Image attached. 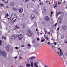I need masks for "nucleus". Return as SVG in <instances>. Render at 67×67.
Masks as SVG:
<instances>
[{"instance_id": "f257e3e1", "label": "nucleus", "mask_w": 67, "mask_h": 67, "mask_svg": "<svg viewBox=\"0 0 67 67\" xmlns=\"http://www.w3.org/2000/svg\"><path fill=\"white\" fill-rule=\"evenodd\" d=\"M16 15L15 14H12L11 16V18L14 21H15L16 19Z\"/></svg>"}, {"instance_id": "f03ea898", "label": "nucleus", "mask_w": 67, "mask_h": 67, "mask_svg": "<svg viewBox=\"0 0 67 67\" xmlns=\"http://www.w3.org/2000/svg\"><path fill=\"white\" fill-rule=\"evenodd\" d=\"M27 35L30 36H32V35L33 34L32 31L30 30H28L27 31Z\"/></svg>"}, {"instance_id": "7ed1b4c3", "label": "nucleus", "mask_w": 67, "mask_h": 67, "mask_svg": "<svg viewBox=\"0 0 67 67\" xmlns=\"http://www.w3.org/2000/svg\"><path fill=\"white\" fill-rule=\"evenodd\" d=\"M44 19L46 21H49L50 20V18L48 16H46L45 17Z\"/></svg>"}, {"instance_id": "20e7f679", "label": "nucleus", "mask_w": 67, "mask_h": 67, "mask_svg": "<svg viewBox=\"0 0 67 67\" xmlns=\"http://www.w3.org/2000/svg\"><path fill=\"white\" fill-rule=\"evenodd\" d=\"M17 37V35L15 34L13 35L11 37V38L12 40H14Z\"/></svg>"}, {"instance_id": "39448f33", "label": "nucleus", "mask_w": 67, "mask_h": 67, "mask_svg": "<svg viewBox=\"0 0 67 67\" xmlns=\"http://www.w3.org/2000/svg\"><path fill=\"white\" fill-rule=\"evenodd\" d=\"M18 37L19 40H22V39L23 36H22V34H20L18 35Z\"/></svg>"}, {"instance_id": "423d86ee", "label": "nucleus", "mask_w": 67, "mask_h": 67, "mask_svg": "<svg viewBox=\"0 0 67 67\" xmlns=\"http://www.w3.org/2000/svg\"><path fill=\"white\" fill-rule=\"evenodd\" d=\"M2 54L3 57H6V56H7V53L6 52H5L4 51H2Z\"/></svg>"}, {"instance_id": "0eeeda50", "label": "nucleus", "mask_w": 67, "mask_h": 67, "mask_svg": "<svg viewBox=\"0 0 67 67\" xmlns=\"http://www.w3.org/2000/svg\"><path fill=\"white\" fill-rule=\"evenodd\" d=\"M35 58V56H34L33 57H31L29 58V60L31 61L32 60H33V59H34Z\"/></svg>"}, {"instance_id": "6e6552de", "label": "nucleus", "mask_w": 67, "mask_h": 67, "mask_svg": "<svg viewBox=\"0 0 67 67\" xmlns=\"http://www.w3.org/2000/svg\"><path fill=\"white\" fill-rule=\"evenodd\" d=\"M34 64V65L35 66H36V67H38V66L37 65V64H38V62H36Z\"/></svg>"}, {"instance_id": "1a4fd4ad", "label": "nucleus", "mask_w": 67, "mask_h": 67, "mask_svg": "<svg viewBox=\"0 0 67 67\" xmlns=\"http://www.w3.org/2000/svg\"><path fill=\"white\" fill-rule=\"evenodd\" d=\"M15 4V3H14L13 2H12V3H11L10 4V6H14V4Z\"/></svg>"}, {"instance_id": "9d476101", "label": "nucleus", "mask_w": 67, "mask_h": 67, "mask_svg": "<svg viewBox=\"0 0 67 67\" xmlns=\"http://www.w3.org/2000/svg\"><path fill=\"white\" fill-rule=\"evenodd\" d=\"M31 19H34L35 18V16L34 15H32L31 16Z\"/></svg>"}, {"instance_id": "9b49d317", "label": "nucleus", "mask_w": 67, "mask_h": 67, "mask_svg": "<svg viewBox=\"0 0 67 67\" xmlns=\"http://www.w3.org/2000/svg\"><path fill=\"white\" fill-rule=\"evenodd\" d=\"M15 29H13V30H14L16 29H19V27H18V26H15Z\"/></svg>"}, {"instance_id": "f8f14e48", "label": "nucleus", "mask_w": 67, "mask_h": 67, "mask_svg": "<svg viewBox=\"0 0 67 67\" xmlns=\"http://www.w3.org/2000/svg\"><path fill=\"white\" fill-rule=\"evenodd\" d=\"M62 27L64 30H65L66 29V28H67V27L66 26H62Z\"/></svg>"}, {"instance_id": "ddd939ff", "label": "nucleus", "mask_w": 67, "mask_h": 67, "mask_svg": "<svg viewBox=\"0 0 67 67\" xmlns=\"http://www.w3.org/2000/svg\"><path fill=\"white\" fill-rule=\"evenodd\" d=\"M19 11L20 13H22V12H23V9L22 8H21L19 10Z\"/></svg>"}, {"instance_id": "4468645a", "label": "nucleus", "mask_w": 67, "mask_h": 67, "mask_svg": "<svg viewBox=\"0 0 67 67\" xmlns=\"http://www.w3.org/2000/svg\"><path fill=\"white\" fill-rule=\"evenodd\" d=\"M25 24H23L22 26V28H25Z\"/></svg>"}, {"instance_id": "2eb2a0df", "label": "nucleus", "mask_w": 67, "mask_h": 67, "mask_svg": "<svg viewBox=\"0 0 67 67\" xmlns=\"http://www.w3.org/2000/svg\"><path fill=\"white\" fill-rule=\"evenodd\" d=\"M6 49L7 51H9V46H7L6 47Z\"/></svg>"}, {"instance_id": "dca6fc26", "label": "nucleus", "mask_w": 67, "mask_h": 67, "mask_svg": "<svg viewBox=\"0 0 67 67\" xmlns=\"http://www.w3.org/2000/svg\"><path fill=\"white\" fill-rule=\"evenodd\" d=\"M27 46L28 48H30L31 47V46L30 44H28L27 45Z\"/></svg>"}, {"instance_id": "f3484780", "label": "nucleus", "mask_w": 67, "mask_h": 67, "mask_svg": "<svg viewBox=\"0 0 67 67\" xmlns=\"http://www.w3.org/2000/svg\"><path fill=\"white\" fill-rule=\"evenodd\" d=\"M7 16H9V14H6L5 15V16L4 17V19H5L6 18H7Z\"/></svg>"}, {"instance_id": "a211bd4d", "label": "nucleus", "mask_w": 67, "mask_h": 67, "mask_svg": "<svg viewBox=\"0 0 67 67\" xmlns=\"http://www.w3.org/2000/svg\"><path fill=\"white\" fill-rule=\"evenodd\" d=\"M0 7H4V6L3 5V4H0Z\"/></svg>"}, {"instance_id": "6ab92c4d", "label": "nucleus", "mask_w": 67, "mask_h": 67, "mask_svg": "<svg viewBox=\"0 0 67 67\" xmlns=\"http://www.w3.org/2000/svg\"><path fill=\"white\" fill-rule=\"evenodd\" d=\"M2 39H4V40H5V39H6V37H5L3 36H2Z\"/></svg>"}, {"instance_id": "aec40b11", "label": "nucleus", "mask_w": 67, "mask_h": 67, "mask_svg": "<svg viewBox=\"0 0 67 67\" xmlns=\"http://www.w3.org/2000/svg\"><path fill=\"white\" fill-rule=\"evenodd\" d=\"M26 67H27V66L30 67V66H31V65L29 64H27L26 65Z\"/></svg>"}, {"instance_id": "412c9836", "label": "nucleus", "mask_w": 67, "mask_h": 67, "mask_svg": "<svg viewBox=\"0 0 67 67\" xmlns=\"http://www.w3.org/2000/svg\"><path fill=\"white\" fill-rule=\"evenodd\" d=\"M55 7H57V2H56L55 4Z\"/></svg>"}, {"instance_id": "4be33fe9", "label": "nucleus", "mask_w": 67, "mask_h": 67, "mask_svg": "<svg viewBox=\"0 0 67 67\" xmlns=\"http://www.w3.org/2000/svg\"><path fill=\"white\" fill-rule=\"evenodd\" d=\"M40 4H40V5H43V3L42 2H40Z\"/></svg>"}, {"instance_id": "5701e85b", "label": "nucleus", "mask_w": 67, "mask_h": 67, "mask_svg": "<svg viewBox=\"0 0 67 67\" xmlns=\"http://www.w3.org/2000/svg\"><path fill=\"white\" fill-rule=\"evenodd\" d=\"M58 49L60 51V53H62V50H61V49H60L59 48Z\"/></svg>"}, {"instance_id": "b1692460", "label": "nucleus", "mask_w": 67, "mask_h": 67, "mask_svg": "<svg viewBox=\"0 0 67 67\" xmlns=\"http://www.w3.org/2000/svg\"><path fill=\"white\" fill-rule=\"evenodd\" d=\"M13 10L14 11H17V9L15 8H13Z\"/></svg>"}, {"instance_id": "393cba45", "label": "nucleus", "mask_w": 67, "mask_h": 67, "mask_svg": "<svg viewBox=\"0 0 67 67\" xmlns=\"http://www.w3.org/2000/svg\"><path fill=\"white\" fill-rule=\"evenodd\" d=\"M62 12H59L58 13V15L59 14H62Z\"/></svg>"}, {"instance_id": "a878e982", "label": "nucleus", "mask_w": 67, "mask_h": 67, "mask_svg": "<svg viewBox=\"0 0 67 67\" xmlns=\"http://www.w3.org/2000/svg\"><path fill=\"white\" fill-rule=\"evenodd\" d=\"M59 23H61V22H62V19H59Z\"/></svg>"}, {"instance_id": "bb28decb", "label": "nucleus", "mask_w": 67, "mask_h": 67, "mask_svg": "<svg viewBox=\"0 0 67 67\" xmlns=\"http://www.w3.org/2000/svg\"><path fill=\"white\" fill-rule=\"evenodd\" d=\"M31 67H33V62H31Z\"/></svg>"}, {"instance_id": "cd10ccee", "label": "nucleus", "mask_w": 67, "mask_h": 67, "mask_svg": "<svg viewBox=\"0 0 67 67\" xmlns=\"http://www.w3.org/2000/svg\"><path fill=\"white\" fill-rule=\"evenodd\" d=\"M41 42H44V41H45V39L42 40H41Z\"/></svg>"}, {"instance_id": "c85d7f7f", "label": "nucleus", "mask_w": 67, "mask_h": 67, "mask_svg": "<svg viewBox=\"0 0 67 67\" xmlns=\"http://www.w3.org/2000/svg\"><path fill=\"white\" fill-rule=\"evenodd\" d=\"M63 53L61 52L60 54V56H63Z\"/></svg>"}, {"instance_id": "c756f323", "label": "nucleus", "mask_w": 67, "mask_h": 67, "mask_svg": "<svg viewBox=\"0 0 67 67\" xmlns=\"http://www.w3.org/2000/svg\"><path fill=\"white\" fill-rule=\"evenodd\" d=\"M2 44V41L0 40V45H1Z\"/></svg>"}, {"instance_id": "7c9ffc66", "label": "nucleus", "mask_w": 67, "mask_h": 67, "mask_svg": "<svg viewBox=\"0 0 67 67\" xmlns=\"http://www.w3.org/2000/svg\"><path fill=\"white\" fill-rule=\"evenodd\" d=\"M45 34H47L48 33V32L47 31H44Z\"/></svg>"}, {"instance_id": "2f4dec72", "label": "nucleus", "mask_w": 67, "mask_h": 67, "mask_svg": "<svg viewBox=\"0 0 67 67\" xmlns=\"http://www.w3.org/2000/svg\"><path fill=\"white\" fill-rule=\"evenodd\" d=\"M14 58H15V59H16V58H18V57L17 56H16L15 57H14Z\"/></svg>"}, {"instance_id": "473e14b6", "label": "nucleus", "mask_w": 67, "mask_h": 67, "mask_svg": "<svg viewBox=\"0 0 67 67\" xmlns=\"http://www.w3.org/2000/svg\"><path fill=\"white\" fill-rule=\"evenodd\" d=\"M25 2H27L28 1H29V0H23Z\"/></svg>"}, {"instance_id": "72a5a7b5", "label": "nucleus", "mask_w": 67, "mask_h": 67, "mask_svg": "<svg viewBox=\"0 0 67 67\" xmlns=\"http://www.w3.org/2000/svg\"><path fill=\"white\" fill-rule=\"evenodd\" d=\"M56 25H57V23H55L54 25H53V26L55 27L56 26Z\"/></svg>"}, {"instance_id": "f704fd0d", "label": "nucleus", "mask_w": 67, "mask_h": 67, "mask_svg": "<svg viewBox=\"0 0 67 67\" xmlns=\"http://www.w3.org/2000/svg\"><path fill=\"white\" fill-rule=\"evenodd\" d=\"M2 52H1V50H0V55L2 54Z\"/></svg>"}, {"instance_id": "c9c22d12", "label": "nucleus", "mask_w": 67, "mask_h": 67, "mask_svg": "<svg viewBox=\"0 0 67 67\" xmlns=\"http://www.w3.org/2000/svg\"><path fill=\"white\" fill-rule=\"evenodd\" d=\"M36 9H34V12H35V13H36Z\"/></svg>"}, {"instance_id": "e433bc0d", "label": "nucleus", "mask_w": 67, "mask_h": 67, "mask_svg": "<svg viewBox=\"0 0 67 67\" xmlns=\"http://www.w3.org/2000/svg\"><path fill=\"white\" fill-rule=\"evenodd\" d=\"M61 3H62L61 2H58V4H61Z\"/></svg>"}, {"instance_id": "4c0bfd02", "label": "nucleus", "mask_w": 67, "mask_h": 67, "mask_svg": "<svg viewBox=\"0 0 67 67\" xmlns=\"http://www.w3.org/2000/svg\"><path fill=\"white\" fill-rule=\"evenodd\" d=\"M47 43L49 45H50V44H51V43H50V42H48Z\"/></svg>"}, {"instance_id": "58836bf2", "label": "nucleus", "mask_w": 67, "mask_h": 67, "mask_svg": "<svg viewBox=\"0 0 67 67\" xmlns=\"http://www.w3.org/2000/svg\"><path fill=\"white\" fill-rule=\"evenodd\" d=\"M46 37L47 40H48V36Z\"/></svg>"}, {"instance_id": "ea45409f", "label": "nucleus", "mask_w": 67, "mask_h": 67, "mask_svg": "<svg viewBox=\"0 0 67 67\" xmlns=\"http://www.w3.org/2000/svg\"><path fill=\"white\" fill-rule=\"evenodd\" d=\"M25 47V46H24V45H22L21 46V47Z\"/></svg>"}, {"instance_id": "a19ab883", "label": "nucleus", "mask_w": 67, "mask_h": 67, "mask_svg": "<svg viewBox=\"0 0 67 67\" xmlns=\"http://www.w3.org/2000/svg\"><path fill=\"white\" fill-rule=\"evenodd\" d=\"M57 43L56 42H54V45H57Z\"/></svg>"}, {"instance_id": "79ce46f5", "label": "nucleus", "mask_w": 67, "mask_h": 67, "mask_svg": "<svg viewBox=\"0 0 67 67\" xmlns=\"http://www.w3.org/2000/svg\"><path fill=\"white\" fill-rule=\"evenodd\" d=\"M41 40H45V39H44V37H42L41 38Z\"/></svg>"}, {"instance_id": "37998d69", "label": "nucleus", "mask_w": 67, "mask_h": 67, "mask_svg": "<svg viewBox=\"0 0 67 67\" xmlns=\"http://www.w3.org/2000/svg\"><path fill=\"white\" fill-rule=\"evenodd\" d=\"M65 65H67V63L66 62V63H64V66L65 65Z\"/></svg>"}, {"instance_id": "c03bdc74", "label": "nucleus", "mask_w": 67, "mask_h": 67, "mask_svg": "<svg viewBox=\"0 0 67 67\" xmlns=\"http://www.w3.org/2000/svg\"><path fill=\"white\" fill-rule=\"evenodd\" d=\"M43 8V9H44V10H45H45H46V8H45V7H44Z\"/></svg>"}, {"instance_id": "a18cd8bd", "label": "nucleus", "mask_w": 67, "mask_h": 67, "mask_svg": "<svg viewBox=\"0 0 67 67\" xmlns=\"http://www.w3.org/2000/svg\"><path fill=\"white\" fill-rule=\"evenodd\" d=\"M15 48H16V49H18V47H15Z\"/></svg>"}, {"instance_id": "49530a36", "label": "nucleus", "mask_w": 67, "mask_h": 67, "mask_svg": "<svg viewBox=\"0 0 67 67\" xmlns=\"http://www.w3.org/2000/svg\"><path fill=\"white\" fill-rule=\"evenodd\" d=\"M53 12H51V15H53Z\"/></svg>"}, {"instance_id": "de8ad7c7", "label": "nucleus", "mask_w": 67, "mask_h": 67, "mask_svg": "<svg viewBox=\"0 0 67 67\" xmlns=\"http://www.w3.org/2000/svg\"><path fill=\"white\" fill-rule=\"evenodd\" d=\"M57 54H58L59 55V56L60 55L59 54V52H57Z\"/></svg>"}, {"instance_id": "09e8293b", "label": "nucleus", "mask_w": 67, "mask_h": 67, "mask_svg": "<svg viewBox=\"0 0 67 67\" xmlns=\"http://www.w3.org/2000/svg\"><path fill=\"white\" fill-rule=\"evenodd\" d=\"M59 27H58L57 29V30L58 31L59 30Z\"/></svg>"}, {"instance_id": "8fccbe9b", "label": "nucleus", "mask_w": 67, "mask_h": 67, "mask_svg": "<svg viewBox=\"0 0 67 67\" xmlns=\"http://www.w3.org/2000/svg\"><path fill=\"white\" fill-rule=\"evenodd\" d=\"M52 48H53V49H54H54L53 48L54 47V46H52Z\"/></svg>"}, {"instance_id": "3c124183", "label": "nucleus", "mask_w": 67, "mask_h": 67, "mask_svg": "<svg viewBox=\"0 0 67 67\" xmlns=\"http://www.w3.org/2000/svg\"><path fill=\"white\" fill-rule=\"evenodd\" d=\"M37 40H38V41H39L40 40V38H37Z\"/></svg>"}, {"instance_id": "603ef678", "label": "nucleus", "mask_w": 67, "mask_h": 67, "mask_svg": "<svg viewBox=\"0 0 67 67\" xmlns=\"http://www.w3.org/2000/svg\"><path fill=\"white\" fill-rule=\"evenodd\" d=\"M8 3V1H7V2H5V3Z\"/></svg>"}, {"instance_id": "864d4df0", "label": "nucleus", "mask_w": 67, "mask_h": 67, "mask_svg": "<svg viewBox=\"0 0 67 67\" xmlns=\"http://www.w3.org/2000/svg\"><path fill=\"white\" fill-rule=\"evenodd\" d=\"M44 30L45 32V31H46V28H44Z\"/></svg>"}, {"instance_id": "5fc2aeb1", "label": "nucleus", "mask_w": 67, "mask_h": 67, "mask_svg": "<svg viewBox=\"0 0 67 67\" xmlns=\"http://www.w3.org/2000/svg\"><path fill=\"white\" fill-rule=\"evenodd\" d=\"M36 31H38V30H37V29H36Z\"/></svg>"}, {"instance_id": "6e6d98bb", "label": "nucleus", "mask_w": 67, "mask_h": 67, "mask_svg": "<svg viewBox=\"0 0 67 67\" xmlns=\"http://www.w3.org/2000/svg\"><path fill=\"white\" fill-rule=\"evenodd\" d=\"M48 2H49V4H51V3H50V2L49 1Z\"/></svg>"}, {"instance_id": "4d7b16f0", "label": "nucleus", "mask_w": 67, "mask_h": 67, "mask_svg": "<svg viewBox=\"0 0 67 67\" xmlns=\"http://www.w3.org/2000/svg\"><path fill=\"white\" fill-rule=\"evenodd\" d=\"M48 34H50V32H48Z\"/></svg>"}, {"instance_id": "13d9d810", "label": "nucleus", "mask_w": 67, "mask_h": 67, "mask_svg": "<svg viewBox=\"0 0 67 67\" xmlns=\"http://www.w3.org/2000/svg\"><path fill=\"white\" fill-rule=\"evenodd\" d=\"M32 0V1H33V2H34V0Z\"/></svg>"}, {"instance_id": "bf43d9fd", "label": "nucleus", "mask_w": 67, "mask_h": 67, "mask_svg": "<svg viewBox=\"0 0 67 67\" xmlns=\"http://www.w3.org/2000/svg\"><path fill=\"white\" fill-rule=\"evenodd\" d=\"M34 53H35V52H33L31 53V54H34Z\"/></svg>"}, {"instance_id": "052dcab7", "label": "nucleus", "mask_w": 67, "mask_h": 67, "mask_svg": "<svg viewBox=\"0 0 67 67\" xmlns=\"http://www.w3.org/2000/svg\"><path fill=\"white\" fill-rule=\"evenodd\" d=\"M65 43H67V41H66Z\"/></svg>"}, {"instance_id": "680f3d73", "label": "nucleus", "mask_w": 67, "mask_h": 67, "mask_svg": "<svg viewBox=\"0 0 67 67\" xmlns=\"http://www.w3.org/2000/svg\"><path fill=\"white\" fill-rule=\"evenodd\" d=\"M19 58H20V59H22V58H21V57H20Z\"/></svg>"}, {"instance_id": "e2e57ef3", "label": "nucleus", "mask_w": 67, "mask_h": 67, "mask_svg": "<svg viewBox=\"0 0 67 67\" xmlns=\"http://www.w3.org/2000/svg\"><path fill=\"white\" fill-rule=\"evenodd\" d=\"M10 30H9V32H8L9 33V32H10Z\"/></svg>"}, {"instance_id": "0e129e2a", "label": "nucleus", "mask_w": 67, "mask_h": 67, "mask_svg": "<svg viewBox=\"0 0 67 67\" xmlns=\"http://www.w3.org/2000/svg\"><path fill=\"white\" fill-rule=\"evenodd\" d=\"M44 36V37H46V36H45V35Z\"/></svg>"}, {"instance_id": "69168bd1", "label": "nucleus", "mask_w": 67, "mask_h": 67, "mask_svg": "<svg viewBox=\"0 0 67 67\" xmlns=\"http://www.w3.org/2000/svg\"><path fill=\"white\" fill-rule=\"evenodd\" d=\"M38 35H39V33L38 32Z\"/></svg>"}, {"instance_id": "338daca9", "label": "nucleus", "mask_w": 67, "mask_h": 67, "mask_svg": "<svg viewBox=\"0 0 67 67\" xmlns=\"http://www.w3.org/2000/svg\"><path fill=\"white\" fill-rule=\"evenodd\" d=\"M52 32H53V30H52Z\"/></svg>"}, {"instance_id": "774afa93", "label": "nucleus", "mask_w": 67, "mask_h": 67, "mask_svg": "<svg viewBox=\"0 0 67 67\" xmlns=\"http://www.w3.org/2000/svg\"><path fill=\"white\" fill-rule=\"evenodd\" d=\"M19 67H23V66H19Z\"/></svg>"}]
</instances>
